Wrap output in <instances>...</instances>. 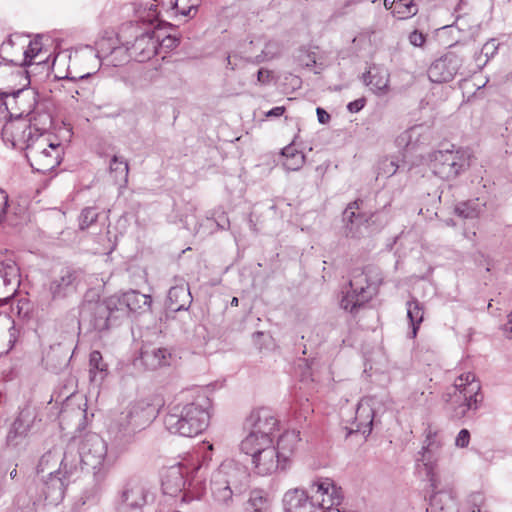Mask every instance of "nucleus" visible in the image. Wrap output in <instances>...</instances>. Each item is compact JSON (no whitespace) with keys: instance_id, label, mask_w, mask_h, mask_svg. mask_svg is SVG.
<instances>
[{"instance_id":"obj_1","label":"nucleus","mask_w":512,"mask_h":512,"mask_svg":"<svg viewBox=\"0 0 512 512\" xmlns=\"http://www.w3.org/2000/svg\"><path fill=\"white\" fill-rule=\"evenodd\" d=\"M155 417L156 409L151 403L145 400L130 403L108 425L109 450L100 435L89 432L67 444L62 464L70 467L69 473L91 469L95 482L101 483L108 468L129 449L136 434L148 427Z\"/></svg>"},{"instance_id":"obj_2","label":"nucleus","mask_w":512,"mask_h":512,"mask_svg":"<svg viewBox=\"0 0 512 512\" xmlns=\"http://www.w3.org/2000/svg\"><path fill=\"white\" fill-rule=\"evenodd\" d=\"M210 399L199 391L180 393L168 406L164 426L171 433L183 437L201 434L209 425Z\"/></svg>"},{"instance_id":"obj_3","label":"nucleus","mask_w":512,"mask_h":512,"mask_svg":"<svg viewBox=\"0 0 512 512\" xmlns=\"http://www.w3.org/2000/svg\"><path fill=\"white\" fill-rule=\"evenodd\" d=\"M123 47H114L111 51L114 66L133 59L137 62L150 60L157 54L159 34L151 28L142 30L132 22L122 25L118 34Z\"/></svg>"},{"instance_id":"obj_4","label":"nucleus","mask_w":512,"mask_h":512,"mask_svg":"<svg viewBox=\"0 0 512 512\" xmlns=\"http://www.w3.org/2000/svg\"><path fill=\"white\" fill-rule=\"evenodd\" d=\"M61 474L42 475L39 484H32L27 488L25 494L20 493L15 498V503L19 508H28L41 502L57 505L65 495V490L69 482L76 475L70 471V467L64 466Z\"/></svg>"},{"instance_id":"obj_5","label":"nucleus","mask_w":512,"mask_h":512,"mask_svg":"<svg viewBox=\"0 0 512 512\" xmlns=\"http://www.w3.org/2000/svg\"><path fill=\"white\" fill-rule=\"evenodd\" d=\"M382 281V273L377 267L366 266L362 269H354L349 281L350 290L342 297L341 308L356 314L360 307L377 294Z\"/></svg>"},{"instance_id":"obj_6","label":"nucleus","mask_w":512,"mask_h":512,"mask_svg":"<svg viewBox=\"0 0 512 512\" xmlns=\"http://www.w3.org/2000/svg\"><path fill=\"white\" fill-rule=\"evenodd\" d=\"M111 296L103 301L83 302L79 310V325L88 331L103 332L118 324L121 320L119 308Z\"/></svg>"},{"instance_id":"obj_7","label":"nucleus","mask_w":512,"mask_h":512,"mask_svg":"<svg viewBox=\"0 0 512 512\" xmlns=\"http://www.w3.org/2000/svg\"><path fill=\"white\" fill-rule=\"evenodd\" d=\"M17 103L15 118H26L34 121L35 129L48 130L52 125L50 103L40 100L38 93L31 88L17 89Z\"/></svg>"},{"instance_id":"obj_8","label":"nucleus","mask_w":512,"mask_h":512,"mask_svg":"<svg viewBox=\"0 0 512 512\" xmlns=\"http://www.w3.org/2000/svg\"><path fill=\"white\" fill-rule=\"evenodd\" d=\"M444 443L445 437L443 433L429 426L425 430V439L421 450L417 453L415 458L417 464L423 465L426 475L429 478L430 485L434 489L436 488L435 470L442 457Z\"/></svg>"},{"instance_id":"obj_9","label":"nucleus","mask_w":512,"mask_h":512,"mask_svg":"<svg viewBox=\"0 0 512 512\" xmlns=\"http://www.w3.org/2000/svg\"><path fill=\"white\" fill-rule=\"evenodd\" d=\"M468 166V156L461 150H439L429 154L431 171L444 180L456 178Z\"/></svg>"},{"instance_id":"obj_10","label":"nucleus","mask_w":512,"mask_h":512,"mask_svg":"<svg viewBox=\"0 0 512 512\" xmlns=\"http://www.w3.org/2000/svg\"><path fill=\"white\" fill-rule=\"evenodd\" d=\"M311 498L322 512H346L340 506L343 500L342 489L330 478H318L310 486Z\"/></svg>"},{"instance_id":"obj_11","label":"nucleus","mask_w":512,"mask_h":512,"mask_svg":"<svg viewBox=\"0 0 512 512\" xmlns=\"http://www.w3.org/2000/svg\"><path fill=\"white\" fill-rule=\"evenodd\" d=\"M36 420L31 407L23 408L12 423L6 436V446L17 453L24 451L29 443V434Z\"/></svg>"},{"instance_id":"obj_12","label":"nucleus","mask_w":512,"mask_h":512,"mask_svg":"<svg viewBox=\"0 0 512 512\" xmlns=\"http://www.w3.org/2000/svg\"><path fill=\"white\" fill-rule=\"evenodd\" d=\"M79 276L77 270L68 267L63 268L40 295L41 305L49 306L52 301L61 300L73 294L79 283Z\"/></svg>"},{"instance_id":"obj_13","label":"nucleus","mask_w":512,"mask_h":512,"mask_svg":"<svg viewBox=\"0 0 512 512\" xmlns=\"http://www.w3.org/2000/svg\"><path fill=\"white\" fill-rule=\"evenodd\" d=\"M453 387L463 398V404L459 406L460 411H457L458 416H465L467 411H476L479 408L483 396L480 393V382L473 373L468 372L457 377Z\"/></svg>"},{"instance_id":"obj_14","label":"nucleus","mask_w":512,"mask_h":512,"mask_svg":"<svg viewBox=\"0 0 512 512\" xmlns=\"http://www.w3.org/2000/svg\"><path fill=\"white\" fill-rule=\"evenodd\" d=\"M34 121L26 118L9 119L2 128V139L13 148L23 149L25 144L31 141L34 130Z\"/></svg>"},{"instance_id":"obj_15","label":"nucleus","mask_w":512,"mask_h":512,"mask_svg":"<svg viewBox=\"0 0 512 512\" xmlns=\"http://www.w3.org/2000/svg\"><path fill=\"white\" fill-rule=\"evenodd\" d=\"M149 491L140 481L131 480L123 487L117 509L119 512H141L148 502Z\"/></svg>"},{"instance_id":"obj_16","label":"nucleus","mask_w":512,"mask_h":512,"mask_svg":"<svg viewBox=\"0 0 512 512\" xmlns=\"http://www.w3.org/2000/svg\"><path fill=\"white\" fill-rule=\"evenodd\" d=\"M362 205V200H355L349 203L343 212L344 232L347 237L360 238L368 229L372 214L364 212Z\"/></svg>"},{"instance_id":"obj_17","label":"nucleus","mask_w":512,"mask_h":512,"mask_svg":"<svg viewBox=\"0 0 512 512\" xmlns=\"http://www.w3.org/2000/svg\"><path fill=\"white\" fill-rule=\"evenodd\" d=\"M119 308L120 319L127 317L130 313L142 314L150 310L152 299L150 295L142 294L137 290H130L120 295L111 296Z\"/></svg>"},{"instance_id":"obj_18","label":"nucleus","mask_w":512,"mask_h":512,"mask_svg":"<svg viewBox=\"0 0 512 512\" xmlns=\"http://www.w3.org/2000/svg\"><path fill=\"white\" fill-rule=\"evenodd\" d=\"M462 66V59L453 52L446 53L436 59L428 69L431 82L444 83L451 81Z\"/></svg>"},{"instance_id":"obj_19","label":"nucleus","mask_w":512,"mask_h":512,"mask_svg":"<svg viewBox=\"0 0 512 512\" xmlns=\"http://www.w3.org/2000/svg\"><path fill=\"white\" fill-rule=\"evenodd\" d=\"M374 401L373 397H364L359 401L352 425L345 427L347 436L353 433H361L365 437L370 435L375 415Z\"/></svg>"},{"instance_id":"obj_20","label":"nucleus","mask_w":512,"mask_h":512,"mask_svg":"<svg viewBox=\"0 0 512 512\" xmlns=\"http://www.w3.org/2000/svg\"><path fill=\"white\" fill-rule=\"evenodd\" d=\"M255 473L266 476L271 475L278 470H286L288 467L280 461L276 448L273 444L262 449L261 452L251 456Z\"/></svg>"},{"instance_id":"obj_21","label":"nucleus","mask_w":512,"mask_h":512,"mask_svg":"<svg viewBox=\"0 0 512 512\" xmlns=\"http://www.w3.org/2000/svg\"><path fill=\"white\" fill-rule=\"evenodd\" d=\"M278 419L269 408H259L253 410L247 417L245 425L255 433L265 437H272V434L278 427Z\"/></svg>"},{"instance_id":"obj_22","label":"nucleus","mask_w":512,"mask_h":512,"mask_svg":"<svg viewBox=\"0 0 512 512\" xmlns=\"http://www.w3.org/2000/svg\"><path fill=\"white\" fill-rule=\"evenodd\" d=\"M212 475L236 490L247 479L245 468L234 460L223 461Z\"/></svg>"},{"instance_id":"obj_23","label":"nucleus","mask_w":512,"mask_h":512,"mask_svg":"<svg viewBox=\"0 0 512 512\" xmlns=\"http://www.w3.org/2000/svg\"><path fill=\"white\" fill-rule=\"evenodd\" d=\"M284 512H319L311 496L301 489L289 490L283 498Z\"/></svg>"},{"instance_id":"obj_24","label":"nucleus","mask_w":512,"mask_h":512,"mask_svg":"<svg viewBox=\"0 0 512 512\" xmlns=\"http://www.w3.org/2000/svg\"><path fill=\"white\" fill-rule=\"evenodd\" d=\"M20 284V269L12 259L0 261V294H13Z\"/></svg>"},{"instance_id":"obj_25","label":"nucleus","mask_w":512,"mask_h":512,"mask_svg":"<svg viewBox=\"0 0 512 512\" xmlns=\"http://www.w3.org/2000/svg\"><path fill=\"white\" fill-rule=\"evenodd\" d=\"M176 281L168 291L167 300V308L174 312L187 310L193 300L188 284L183 279Z\"/></svg>"},{"instance_id":"obj_26","label":"nucleus","mask_w":512,"mask_h":512,"mask_svg":"<svg viewBox=\"0 0 512 512\" xmlns=\"http://www.w3.org/2000/svg\"><path fill=\"white\" fill-rule=\"evenodd\" d=\"M62 148L59 143L51 148H47L42 154L36 152L32 154L33 169L41 173H47L57 167L61 161Z\"/></svg>"},{"instance_id":"obj_27","label":"nucleus","mask_w":512,"mask_h":512,"mask_svg":"<svg viewBox=\"0 0 512 512\" xmlns=\"http://www.w3.org/2000/svg\"><path fill=\"white\" fill-rule=\"evenodd\" d=\"M64 451L61 448L53 447L45 452L39 459L36 466L37 475L61 474L63 467L61 465Z\"/></svg>"},{"instance_id":"obj_28","label":"nucleus","mask_w":512,"mask_h":512,"mask_svg":"<svg viewBox=\"0 0 512 512\" xmlns=\"http://www.w3.org/2000/svg\"><path fill=\"white\" fill-rule=\"evenodd\" d=\"M429 135L427 128L423 125H416L402 132L396 138V144L399 148L414 150L427 143Z\"/></svg>"},{"instance_id":"obj_29","label":"nucleus","mask_w":512,"mask_h":512,"mask_svg":"<svg viewBox=\"0 0 512 512\" xmlns=\"http://www.w3.org/2000/svg\"><path fill=\"white\" fill-rule=\"evenodd\" d=\"M140 359L147 369L155 370L170 365L172 353L167 348L146 347L142 349Z\"/></svg>"},{"instance_id":"obj_30","label":"nucleus","mask_w":512,"mask_h":512,"mask_svg":"<svg viewBox=\"0 0 512 512\" xmlns=\"http://www.w3.org/2000/svg\"><path fill=\"white\" fill-rule=\"evenodd\" d=\"M299 441L300 432L296 430H288L278 439L277 447L275 448L280 456V461L284 462L287 467L291 465L292 456L297 449Z\"/></svg>"},{"instance_id":"obj_31","label":"nucleus","mask_w":512,"mask_h":512,"mask_svg":"<svg viewBox=\"0 0 512 512\" xmlns=\"http://www.w3.org/2000/svg\"><path fill=\"white\" fill-rule=\"evenodd\" d=\"M362 78L375 94L383 95L388 91L389 73L387 69L373 65L363 74Z\"/></svg>"},{"instance_id":"obj_32","label":"nucleus","mask_w":512,"mask_h":512,"mask_svg":"<svg viewBox=\"0 0 512 512\" xmlns=\"http://www.w3.org/2000/svg\"><path fill=\"white\" fill-rule=\"evenodd\" d=\"M186 486V480L180 467H170L162 479L163 493L176 497L182 493Z\"/></svg>"},{"instance_id":"obj_33","label":"nucleus","mask_w":512,"mask_h":512,"mask_svg":"<svg viewBox=\"0 0 512 512\" xmlns=\"http://www.w3.org/2000/svg\"><path fill=\"white\" fill-rule=\"evenodd\" d=\"M16 338L14 320L7 313L0 312V356L12 349Z\"/></svg>"},{"instance_id":"obj_34","label":"nucleus","mask_w":512,"mask_h":512,"mask_svg":"<svg viewBox=\"0 0 512 512\" xmlns=\"http://www.w3.org/2000/svg\"><path fill=\"white\" fill-rule=\"evenodd\" d=\"M210 486L214 504L219 507H229L233 502V493L236 489L227 485V482L214 477V475L211 477Z\"/></svg>"},{"instance_id":"obj_35","label":"nucleus","mask_w":512,"mask_h":512,"mask_svg":"<svg viewBox=\"0 0 512 512\" xmlns=\"http://www.w3.org/2000/svg\"><path fill=\"white\" fill-rule=\"evenodd\" d=\"M35 130V133L32 136L31 141L25 144L22 150L26 151V158L29 163H32V154L40 153L42 154L47 148H51L55 146L57 143L50 141L49 134H47V130Z\"/></svg>"},{"instance_id":"obj_36","label":"nucleus","mask_w":512,"mask_h":512,"mask_svg":"<svg viewBox=\"0 0 512 512\" xmlns=\"http://www.w3.org/2000/svg\"><path fill=\"white\" fill-rule=\"evenodd\" d=\"M273 444L272 437H265L250 429L249 434L242 440L240 449L246 455L252 456L261 452L262 449Z\"/></svg>"},{"instance_id":"obj_37","label":"nucleus","mask_w":512,"mask_h":512,"mask_svg":"<svg viewBox=\"0 0 512 512\" xmlns=\"http://www.w3.org/2000/svg\"><path fill=\"white\" fill-rule=\"evenodd\" d=\"M74 57L76 60L88 62V68L91 70L80 76L81 79L96 73L101 66L99 51L94 49L92 46L85 45L77 48Z\"/></svg>"},{"instance_id":"obj_38","label":"nucleus","mask_w":512,"mask_h":512,"mask_svg":"<svg viewBox=\"0 0 512 512\" xmlns=\"http://www.w3.org/2000/svg\"><path fill=\"white\" fill-rule=\"evenodd\" d=\"M108 375V365L104 362L102 354L94 350L89 355V377L93 383L101 384Z\"/></svg>"},{"instance_id":"obj_39","label":"nucleus","mask_w":512,"mask_h":512,"mask_svg":"<svg viewBox=\"0 0 512 512\" xmlns=\"http://www.w3.org/2000/svg\"><path fill=\"white\" fill-rule=\"evenodd\" d=\"M407 318L409 319L411 332L409 333L410 338H415L419 329L420 324L424 318L423 305L415 298L407 301Z\"/></svg>"},{"instance_id":"obj_40","label":"nucleus","mask_w":512,"mask_h":512,"mask_svg":"<svg viewBox=\"0 0 512 512\" xmlns=\"http://www.w3.org/2000/svg\"><path fill=\"white\" fill-rule=\"evenodd\" d=\"M282 156L285 158L283 166L290 171L299 170L304 162L305 156L302 152L298 151L292 144L287 145L281 151Z\"/></svg>"},{"instance_id":"obj_41","label":"nucleus","mask_w":512,"mask_h":512,"mask_svg":"<svg viewBox=\"0 0 512 512\" xmlns=\"http://www.w3.org/2000/svg\"><path fill=\"white\" fill-rule=\"evenodd\" d=\"M156 0H145L141 2L140 7L136 10L139 22L143 24L153 25L159 17L158 5Z\"/></svg>"},{"instance_id":"obj_42","label":"nucleus","mask_w":512,"mask_h":512,"mask_svg":"<svg viewBox=\"0 0 512 512\" xmlns=\"http://www.w3.org/2000/svg\"><path fill=\"white\" fill-rule=\"evenodd\" d=\"M432 487L433 494L429 498V504L426 508V512H445L449 504L453 501V497L450 492L446 491H435Z\"/></svg>"},{"instance_id":"obj_43","label":"nucleus","mask_w":512,"mask_h":512,"mask_svg":"<svg viewBox=\"0 0 512 512\" xmlns=\"http://www.w3.org/2000/svg\"><path fill=\"white\" fill-rule=\"evenodd\" d=\"M269 501L261 490H253L250 493L246 510L248 512H268Z\"/></svg>"},{"instance_id":"obj_44","label":"nucleus","mask_w":512,"mask_h":512,"mask_svg":"<svg viewBox=\"0 0 512 512\" xmlns=\"http://www.w3.org/2000/svg\"><path fill=\"white\" fill-rule=\"evenodd\" d=\"M1 105L3 106L4 119H15L17 103V90L0 92Z\"/></svg>"},{"instance_id":"obj_45","label":"nucleus","mask_w":512,"mask_h":512,"mask_svg":"<svg viewBox=\"0 0 512 512\" xmlns=\"http://www.w3.org/2000/svg\"><path fill=\"white\" fill-rule=\"evenodd\" d=\"M498 48L499 43L496 41V39L488 40L483 45L481 52L475 57L477 66L482 69L488 63V61L497 54Z\"/></svg>"},{"instance_id":"obj_46","label":"nucleus","mask_w":512,"mask_h":512,"mask_svg":"<svg viewBox=\"0 0 512 512\" xmlns=\"http://www.w3.org/2000/svg\"><path fill=\"white\" fill-rule=\"evenodd\" d=\"M110 172L115 174V178H119L124 184L128 181V163L122 158L114 155L110 161Z\"/></svg>"},{"instance_id":"obj_47","label":"nucleus","mask_w":512,"mask_h":512,"mask_svg":"<svg viewBox=\"0 0 512 512\" xmlns=\"http://www.w3.org/2000/svg\"><path fill=\"white\" fill-rule=\"evenodd\" d=\"M200 3L201 0H169V4L183 16H191L192 12L195 14Z\"/></svg>"},{"instance_id":"obj_48","label":"nucleus","mask_w":512,"mask_h":512,"mask_svg":"<svg viewBox=\"0 0 512 512\" xmlns=\"http://www.w3.org/2000/svg\"><path fill=\"white\" fill-rule=\"evenodd\" d=\"M417 7L413 0H398L393 11L399 19H407L417 13Z\"/></svg>"},{"instance_id":"obj_49","label":"nucleus","mask_w":512,"mask_h":512,"mask_svg":"<svg viewBox=\"0 0 512 512\" xmlns=\"http://www.w3.org/2000/svg\"><path fill=\"white\" fill-rule=\"evenodd\" d=\"M42 50V44L40 40L34 39L29 42L28 48L24 51V59L21 63L23 67H30L34 64V59L39 56Z\"/></svg>"},{"instance_id":"obj_50","label":"nucleus","mask_w":512,"mask_h":512,"mask_svg":"<svg viewBox=\"0 0 512 512\" xmlns=\"http://www.w3.org/2000/svg\"><path fill=\"white\" fill-rule=\"evenodd\" d=\"M98 218V213L95 208L87 207L82 210L80 218H79V227L84 230L88 228L91 224L96 222Z\"/></svg>"},{"instance_id":"obj_51","label":"nucleus","mask_w":512,"mask_h":512,"mask_svg":"<svg viewBox=\"0 0 512 512\" xmlns=\"http://www.w3.org/2000/svg\"><path fill=\"white\" fill-rule=\"evenodd\" d=\"M398 165L394 160L385 159L380 163L379 174L390 177L397 172Z\"/></svg>"},{"instance_id":"obj_52","label":"nucleus","mask_w":512,"mask_h":512,"mask_svg":"<svg viewBox=\"0 0 512 512\" xmlns=\"http://www.w3.org/2000/svg\"><path fill=\"white\" fill-rule=\"evenodd\" d=\"M8 202V194L4 190L0 189V225L6 218L7 209L9 206Z\"/></svg>"},{"instance_id":"obj_53","label":"nucleus","mask_w":512,"mask_h":512,"mask_svg":"<svg viewBox=\"0 0 512 512\" xmlns=\"http://www.w3.org/2000/svg\"><path fill=\"white\" fill-rule=\"evenodd\" d=\"M470 442V432L467 429H461L456 436L455 445L458 448H465Z\"/></svg>"},{"instance_id":"obj_54","label":"nucleus","mask_w":512,"mask_h":512,"mask_svg":"<svg viewBox=\"0 0 512 512\" xmlns=\"http://www.w3.org/2000/svg\"><path fill=\"white\" fill-rule=\"evenodd\" d=\"M425 40V35L418 30H414L409 34V42L415 47H421Z\"/></svg>"},{"instance_id":"obj_55","label":"nucleus","mask_w":512,"mask_h":512,"mask_svg":"<svg viewBox=\"0 0 512 512\" xmlns=\"http://www.w3.org/2000/svg\"><path fill=\"white\" fill-rule=\"evenodd\" d=\"M178 44L179 40L176 37L170 35L162 38L161 40L159 39V47H164L166 49H174L178 46Z\"/></svg>"},{"instance_id":"obj_56","label":"nucleus","mask_w":512,"mask_h":512,"mask_svg":"<svg viewBox=\"0 0 512 512\" xmlns=\"http://www.w3.org/2000/svg\"><path fill=\"white\" fill-rule=\"evenodd\" d=\"M365 102L366 101L364 98L356 99V100L348 103L347 109L351 113H357L364 108Z\"/></svg>"},{"instance_id":"obj_57","label":"nucleus","mask_w":512,"mask_h":512,"mask_svg":"<svg viewBox=\"0 0 512 512\" xmlns=\"http://www.w3.org/2000/svg\"><path fill=\"white\" fill-rule=\"evenodd\" d=\"M270 80V71L264 68H261L257 72V81L260 84H267Z\"/></svg>"},{"instance_id":"obj_58","label":"nucleus","mask_w":512,"mask_h":512,"mask_svg":"<svg viewBox=\"0 0 512 512\" xmlns=\"http://www.w3.org/2000/svg\"><path fill=\"white\" fill-rule=\"evenodd\" d=\"M285 111H286V108L284 106H277V107H274V108L270 109L269 111H267L265 113V116L268 118L280 117L285 113Z\"/></svg>"},{"instance_id":"obj_59","label":"nucleus","mask_w":512,"mask_h":512,"mask_svg":"<svg viewBox=\"0 0 512 512\" xmlns=\"http://www.w3.org/2000/svg\"><path fill=\"white\" fill-rule=\"evenodd\" d=\"M316 114H317V118H318L319 123L326 124V123L329 122L330 115L323 108L318 107L316 109Z\"/></svg>"},{"instance_id":"obj_60","label":"nucleus","mask_w":512,"mask_h":512,"mask_svg":"<svg viewBox=\"0 0 512 512\" xmlns=\"http://www.w3.org/2000/svg\"><path fill=\"white\" fill-rule=\"evenodd\" d=\"M456 213L463 217V218H471L473 217V211H470L466 208V205L465 204H462V205H459L456 207L455 209Z\"/></svg>"},{"instance_id":"obj_61","label":"nucleus","mask_w":512,"mask_h":512,"mask_svg":"<svg viewBox=\"0 0 512 512\" xmlns=\"http://www.w3.org/2000/svg\"><path fill=\"white\" fill-rule=\"evenodd\" d=\"M215 223L219 229H227L229 227V219L228 217L222 213L216 220Z\"/></svg>"},{"instance_id":"obj_62","label":"nucleus","mask_w":512,"mask_h":512,"mask_svg":"<svg viewBox=\"0 0 512 512\" xmlns=\"http://www.w3.org/2000/svg\"><path fill=\"white\" fill-rule=\"evenodd\" d=\"M238 59V56L237 55H233V56H228L227 57V66L231 69V70H235L238 66V63L236 62V60Z\"/></svg>"},{"instance_id":"obj_63","label":"nucleus","mask_w":512,"mask_h":512,"mask_svg":"<svg viewBox=\"0 0 512 512\" xmlns=\"http://www.w3.org/2000/svg\"><path fill=\"white\" fill-rule=\"evenodd\" d=\"M394 4H395V0H384V1H383V5H384V7H385L387 10L392 9V7L394 6Z\"/></svg>"},{"instance_id":"obj_64","label":"nucleus","mask_w":512,"mask_h":512,"mask_svg":"<svg viewBox=\"0 0 512 512\" xmlns=\"http://www.w3.org/2000/svg\"><path fill=\"white\" fill-rule=\"evenodd\" d=\"M506 330L511 334L512 338V313L510 314V319L506 325Z\"/></svg>"}]
</instances>
